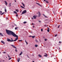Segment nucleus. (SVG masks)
Here are the masks:
<instances>
[{
	"label": "nucleus",
	"mask_w": 62,
	"mask_h": 62,
	"mask_svg": "<svg viewBox=\"0 0 62 62\" xmlns=\"http://www.w3.org/2000/svg\"><path fill=\"white\" fill-rule=\"evenodd\" d=\"M14 13H15V14H17V13L16 11H14Z\"/></svg>",
	"instance_id": "nucleus-14"
},
{
	"label": "nucleus",
	"mask_w": 62,
	"mask_h": 62,
	"mask_svg": "<svg viewBox=\"0 0 62 62\" xmlns=\"http://www.w3.org/2000/svg\"><path fill=\"white\" fill-rule=\"evenodd\" d=\"M35 37V36H32V39H34V38Z\"/></svg>",
	"instance_id": "nucleus-17"
},
{
	"label": "nucleus",
	"mask_w": 62,
	"mask_h": 62,
	"mask_svg": "<svg viewBox=\"0 0 62 62\" xmlns=\"http://www.w3.org/2000/svg\"><path fill=\"white\" fill-rule=\"evenodd\" d=\"M8 56H9V55H8Z\"/></svg>",
	"instance_id": "nucleus-57"
},
{
	"label": "nucleus",
	"mask_w": 62,
	"mask_h": 62,
	"mask_svg": "<svg viewBox=\"0 0 62 62\" xmlns=\"http://www.w3.org/2000/svg\"><path fill=\"white\" fill-rule=\"evenodd\" d=\"M41 31H42H42H43V29H41Z\"/></svg>",
	"instance_id": "nucleus-32"
},
{
	"label": "nucleus",
	"mask_w": 62,
	"mask_h": 62,
	"mask_svg": "<svg viewBox=\"0 0 62 62\" xmlns=\"http://www.w3.org/2000/svg\"><path fill=\"white\" fill-rule=\"evenodd\" d=\"M55 37H56L57 36V34H56L54 36Z\"/></svg>",
	"instance_id": "nucleus-40"
},
{
	"label": "nucleus",
	"mask_w": 62,
	"mask_h": 62,
	"mask_svg": "<svg viewBox=\"0 0 62 62\" xmlns=\"http://www.w3.org/2000/svg\"><path fill=\"white\" fill-rule=\"evenodd\" d=\"M35 47H37L38 46L37 45H35Z\"/></svg>",
	"instance_id": "nucleus-19"
},
{
	"label": "nucleus",
	"mask_w": 62,
	"mask_h": 62,
	"mask_svg": "<svg viewBox=\"0 0 62 62\" xmlns=\"http://www.w3.org/2000/svg\"><path fill=\"white\" fill-rule=\"evenodd\" d=\"M54 59H55V58H54Z\"/></svg>",
	"instance_id": "nucleus-63"
},
{
	"label": "nucleus",
	"mask_w": 62,
	"mask_h": 62,
	"mask_svg": "<svg viewBox=\"0 0 62 62\" xmlns=\"http://www.w3.org/2000/svg\"><path fill=\"white\" fill-rule=\"evenodd\" d=\"M6 58H7V57H6Z\"/></svg>",
	"instance_id": "nucleus-64"
},
{
	"label": "nucleus",
	"mask_w": 62,
	"mask_h": 62,
	"mask_svg": "<svg viewBox=\"0 0 62 62\" xmlns=\"http://www.w3.org/2000/svg\"><path fill=\"white\" fill-rule=\"evenodd\" d=\"M39 17H40V16L41 15V14H40V13H39Z\"/></svg>",
	"instance_id": "nucleus-9"
},
{
	"label": "nucleus",
	"mask_w": 62,
	"mask_h": 62,
	"mask_svg": "<svg viewBox=\"0 0 62 62\" xmlns=\"http://www.w3.org/2000/svg\"><path fill=\"white\" fill-rule=\"evenodd\" d=\"M59 26H60L59 25L58 26V28H59Z\"/></svg>",
	"instance_id": "nucleus-44"
},
{
	"label": "nucleus",
	"mask_w": 62,
	"mask_h": 62,
	"mask_svg": "<svg viewBox=\"0 0 62 62\" xmlns=\"http://www.w3.org/2000/svg\"><path fill=\"white\" fill-rule=\"evenodd\" d=\"M18 27H16L15 28V30H16L17 29H18Z\"/></svg>",
	"instance_id": "nucleus-20"
},
{
	"label": "nucleus",
	"mask_w": 62,
	"mask_h": 62,
	"mask_svg": "<svg viewBox=\"0 0 62 62\" xmlns=\"http://www.w3.org/2000/svg\"><path fill=\"white\" fill-rule=\"evenodd\" d=\"M4 54H6V52H4Z\"/></svg>",
	"instance_id": "nucleus-53"
},
{
	"label": "nucleus",
	"mask_w": 62,
	"mask_h": 62,
	"mask_svg": "<svg viewBox=\"0 0 62 62\" xmlns=\"http://www.w3.org/2000/svg\"><path fill=\"white\" fill-rule=\"evenodd\" d=\"M9 58H10V56H8Z\"/></svg>",
	"instance_id": "nucleus-52"
},
{
	"label": "nucleus",
	"mask_w": 62,
	"mask_h": 62,
	"mask_svg": "<svg viewBox=\"0 0 62 62\" xmlns=\"http://www.w3.org/2000/svg\"><path fill=\"white\" fill-rule=\"evenodd\" d=\"M32 25H34V24H34V23H32Z\"/></svg>",
	"instance_id": "nucleus-42"
},
{
	"label": "nucleus",
	"mask_w": 62,
	"mask_h": 62,
	"mask_svg": "<svg viewBox=\"0 0 62 62\" xmlns=\"http://www.w3.org/2000/svg\"><path fill=\"white\" fill-rule=\"evenodd\" d=\"M5 13L4 12H3L0 15H3Z\"/></svg>",
	"instance_id": "nucleus-23"
},
{
	"label": "nucleus",
	"mask_w": 62,
	"mask_h": 62,
	"mask_svg": "<svg viewBox=\"0 0 62 62\" xmlns=\"http://www.w3.org/2000/svg\"><path fill=\"white\" fill-rule=\"evenodd\" d=\"M16 17H18V15H17V14L16 15Z\"/></svg>",
	"instance_id": "nucleus-43"
},
{
	"label": "nucleus",
	"mask_w": 62,
	"mask_h": 62,
	"mask_svg": "<svg viewBox=\"0 0 62 62\" xmlns=\"http://www.w3.org/2000/svg\"><path fill=\"white\" fill-rule=\"evenodd\" d=\"M59 49H60V48H59Z\"/></svg>",
	"instance_id": "nucleus-61"
},
{
	"label": "nucleus",
	"mask_w": 62,
	"mask_h": 62,
	"mask_svg": "<svg viewBox=\"0 0 62 62\" xmlns=\"http://www.w3.org/2000/svg\"><path fill=\"white\" fill-rule=\"evenodd\" d=\"M45 2L46 3H49V2H48V0H46Z\"/></svg>",
	"instance_id": "nucleus-15"
},
{
	"label": "nucleus",
	"mask_w": 62,
	"mask_h": 62,
	"mask_svg": "<svg viewBox=\"0 0 62 62\" xmlns=\"http://www.w3.org/2000/svg\"><path fill=\"white\" fill-rule=\"evenodd\" d=\"M33 17L34 19H36V17L35 16H33Z\"/></svg>",
	"instance_id": "nucleus-16"
},
{
	"label": "nucleus",
	"mask_w": 62,
	"mask_h": 62,
	"mask_svg": "<svg viewBox=\"0 0 62 62\" xmlns=\"http://www.w3.org/2000/svg\"><path fill=\"white\" fill-rule=\"evenodd\" d=\"M7 19H8V18H7Z\"/></svg>",
	"instance_id": "nucleus-59"
},
{
	"label": "nucleus",
	"mask_w": 62,
	"mask_h": 62,
	"mask_svg": "<svg viewBox=\"0 0 62 62\" xmlns=\"http://www.w3.org/2000/svg\"><path fill=\"white\" fill-rule=\"evenodd\" d=\"M4 2H5L6 5H7V4H8V3H7V2L6 1H5Z\"/></svg>",
	"instance_id": "nucleus-11"
},
{
	"label": "nucleus",
	"mask_w": 62,
	"mask_h": 62,
	"mask_svg": "<svg viewBox=\"0 0 62 62\" xmlns=\"http://www.w3.org/2000/svg\"><path fill=\"white\" fill-rule=\"evenodd\" d=\"M16 11H17V12H18V11H19V10H18V9H16Z\"/></svg>",
	"instance_id": "nucleus-24"
},
{
	"label": "nucleus",
	"mask_w": 62,
	"mask_h": 62,
	"mask_svg": "<svg viewBox=\"0 0 62 62\" xmlns=\"http://www.w3.org/2000/svg\"><path fill=\"white\" fill-rule=\"evenodd\" d=\"M11 39L12 40H11V42H13V41H15L14 40H13V39H12V38H11Z\"/></svg>",
	"instance_id": "nucleus-7"
},
{
	"label": "nucleus",
	"mask_w": 62,
	"mask_h": 62,
	"mask_svg": "<svg viewBox=\"0 0 62 62\" xmlns=\"http://www.w3.org/2000/svg\"><path fill=\"white\" fill-rule=\"evenodd\" d=\"M47 31H48V32H50V30H47Z\"/></svg>",
	"instance_id": "nucleus-27"
},
{
	"label": "nucleus",
	"mask_w": 62,
	"mask_h": 62,
	"mask_svg": "<svg viewBox=\"0 0 62 62\" xmlns=\"http://www.w3.org/2000/svg\"><path fill=\"white\" fill-rule=\"evenodd\" d=\"M27 23V22L25 21L23 22V23H24V24H25V23Z\"/></svg>",
	"instance_id": "nucleus-22"
},
{
	"label": "nucleus",
	"mask_w": 62,
	"mask_h": 62,
	"mask_svg": "<svg viewBox=\"0 0 62 62\" xmlns=\"http://www.w3.org/2000/svg\"><path fill=\"white\" fill-rule=\"evenodd\" d=\"M45 41H46V40H47V39H45Z\"/></svg>",
	"instance_id": "nucleus-31"
},
{
	"label": "nucleus",
	"mask_w": 62,
	"mask_h": 62,
	"mask_svg": "<svg viewBox=\"0 0 62 62\" xmlns=\"http://www.w3.org/2000/svg\"><path fill=\"white\" fill-rule=\"evenodd\" d=\"M27 56H28V58H29V57H28V55H27Z\"/></svg>",
	"instance_id": "nucleus-50"
},
{
	"label": "nucleus",
	"mask_w": 62,
	"mask_h": 62,
	"mask_svg": "<svg viewBox=\"0 0 62 62\" xmlns=\"http://www.w3.org/2000/svg\"><path fill=\"white\" fill-rule=\"evenodd\" d=\"M20 7L22 8H24V7H23L22 6H20Z\"/></svg>",
	"instance_id": "nucleus-25"
},
{
	"label": "nucleus",
	"mask_w": 62,
	"mask_h": 62,
	"mask_svg": "<svg viewBox=\"0 0 62 62\" xmlns=\"http://www.w3.org/2000/svg\"><path fill=\"white\" fill-rule=\"evenodd\" d=\"M22 53H23V52L22 51L21 52V53L19 54L20 56V55H22Z\"/></svg>",
	"instance_id": "nucleus-8"
},
{
	"label": "nucleus",
	"mask_w": 62,
	"mask_h": 62,
	"mask_svg": "<svg viewBox=\"0 0 62 62\" xmlns=\"http://www.w3.org/2000/svg\"><path fill=\"white\" fill-rule=\"evenodd\" d=\"M12 27H14V26L12 25Z\"/></svg>",
	"instance_id": "nucleus-54"
},
{
	"label": "nucleus",
	"mask_w": 62,
	"mask_h": 62,
	"mask_svg": "<svg viewBox=\"0 0 62 62\" xmlns=\"http://www.w3.org/2000/svg\"><path fill=\"white\" fill-rule=\"evenodd\" d=\"M5 12H7V9H6L5 8Z\"/></svg>",
	"instance_id": "nucleus-26"
},
{
	"label": "nucleus",
	"mask_w": 62,
	"mask_h": 62,
	"mask_svg": "<svg viewBox=\"0 0 62 62\" xmlns=\"http://www.w3.org/2000/svg\"><path fill=\"white\" fill-rule=\"evenodd\" d=\"M44 26L46 27V26H46V25H44Z\"/></svg>",
	"instance_id": "nucleus-38"
},
{
	"label": "nucleus",
	"mask_w": 62,
	"mask_h": 62,
	"mask_svg": "<svg viewBox=\"0 0 62 62\" xmlns=\"http://www.w3.org/2000/svg\"><path fill=\"white\" fill-rule=\"evenodd\" d=\"M26 12H27V11H26V10H24L22 12V14H25V13H26Z\"/></svg>",
	"instance_id": "nucleus-2"
},
{
	"label": "nucleus",
	"mask_w": 62,
	"mask_h": 62,
	"mask_svg": "<svg viewBox=\"0 0 62 62\" xmlns=\"http://www.w3.org/2000/svg\"><path fill=\"white\" fill-rule=\"evenodd\" d=\"M9 5L10 6H11V5Z\"/></svg>",
	"instance_id": "nucleus-60"
},
{
	"label": "nucleus",
	"mask_w": 62,
	"mask_h": 62,
	"mask_svg": "<svg viewBox=\"0 0 62 62\" xmlns=\"http://www.w3.org/2000/svg\"><path fill=\"white\" fill-rule=\"evenodd\" d=\"M15 25L16 26H17V25L15 24Z\"/></svg>",
	"instance_id": "nucleus-41"
},
{
	"label": "nucleus",
	"mask_w": 62,
	"mask_h": 62,
	"mask_svg": "<svg viewBox=\"0 0 62 62\" xmlns=\"http://www.w3.org/2000/svg\"><path fill=\"white\" fill-rule=\"evenodd\" d=\"M59 43H61V42H60V41H59Z\"/></svg>",
	"instance_id": "nucleus-45"
},
{
	"label": "nucleus",
	"mask_w": 62,
	"mask_h": 62,
	"mask_svg": "<svg viewBox=\"0 0 62 62\" xmlns=\"http://www.w3.org/2000/svg\"><path fill=\"white\" fill-rule=\"evenodd\" d=\"M36 4L37 5H38L39 6H40V7H42L41 5H40V4H39V3H38L37 2H36Z\"/></svg>",
	"instance_id": "nucleus-4"
},
{
	"label": "nucleus",
	"mask_w": 62,
	"mask_h": 62,
	"mask_svg": "<svg viewBox=\"0 0 62 62\" xmlns=\"http://www.w3.org/2000/svg\"><path fill=\"white\" fill-rule=\"evenodd\" d=\"M0 14H1V13H2V12L1 11H0Z\"/></svg>",
	"instance_id": "nucleus-30"
},
{
	"label": "nucleus",
	"mask_w": 62,
	"mask_h": 62,
	"mask_svg": "<svg viewBox=\"0 0 62 62\" xmlns=\"http://www.w3.org/2000/svg\"><path fill=\"white\" fill-rule=\"evenodd\" d=\"M11 46H12L13 47V48H15V49H17V48L16 47H15V46L13 45H11Z\"/></svg>",
	"instance_id": "nucleus-3"
},
{
	"label": "nucleus",
	"mask_w": 62,
	"mask_h": 62,
	"mask_svg": "<svg viewBox=\"0 0 62 62\" xmlns=\"http://www.w3.org/2000/svg\"><path fill=\"white\" fill-rule=\"evenodd\" d=\"M32 19L33 20V19H34L33 18V17H32Z\"/></svg>",
	"instance_id": "nucleus-47"
},
{
	"label": "nucleus",
	"mask_w": 62,
	"mask_h": 62,
	"mask_svg": "<svg viewBox=\"0 0 62 62\" xmlns=\"http://www.w3.org/2000/svg\"><path fill=\"white\" fill-rule=\"evenodd\" d=\"M32 62H34V61H32Z\"/></svg>",
	"instance_id": "nucleus-56"
},
{
	"label": "nucleus",
	"mask_w": 62,
	"mask_h": 62,
	"mask_svg": "<svg viewBox=\"0 0 62 62\" xmlns=\"http://www.w3.org/2000/svg\"><path fill=\"white\" fill-rule=\"evenodd\" d=\"M45 54L46 55H44V56H45V57H47V54Z\"/></svg>",
	"instance_id": "nucleus-12"
},
{
	"label": "nucleus",
	"mask_w": 62,
	"mask_h": 62,
	"mask_svg": "<svg viewBox=\"0 0 62 62\" xmlns=\"http://www.w3.org/2000/svg\"><path fill=\"white\" fill-rule=\"evenodd\" d=\"M22 41V40H20L18 41Z\"/></svg>",
	"instance_id": "nucleus-33"
},
{
	"label": "nucleus",
	"mask_w": 62,
	"mask_h": 62,
	"mask_svg": "<svg viewBox=\"0 0 62 62\" xmlns=\"http://www.w3.org/2000/svg\"><path fill=\"white\" fill-rule=\"evenodd\" d=\"M44 16L46 18H47V16H45V15H44Z\"/></svg>",
	"instance_id": "nucleus-34"
},
{
	"label": "nucleus",
	"mask_w": 62,
	"mask_h": 62,
	"mask_svg": "<svg viewBox=\"0 0 62 62\" xmlns=\"http://www.w3.org/2000/svg\"><path fill=\"white\" fill-rule=\"evenodd\" d=\"M25 42L26 43V44L27 45L28 44V43H27V42H26V40H25Z\"/></svg>",
	"instance_id": "nucleus-28"
},
{
	"label": "nucleus",
	"mask_w": 62,
	"mask_h": 62,
	"mask_svg": "<svg viewBox=\"0 0 62 62\" xmlns=\"http://www.w3.org/2000/svg\"><path fill=\"white\" fill-rule=\"evenodd\" d=\"M7 34L8 35H10L11 34L15 37H16L15 39V40H14V41H16L18 39V36L16 34H15L14 33L13 31H10L6 29V30Z\"/></svg>",
	"instance_id": "nucleus-1"
},
{
	"label": "nucleus",
	"mask_w": 62,
	"mask_h": 62,
	"mask_svg": "<svg viewBox=\"0 0 62 62\" xmlns=\"http://www.w3.org/2000/svg\"><path fill=\"white\" fill-rule=\"evenodd\" d=\"M38 56H39V57H42L41 55H40V54H39V55Z\"/></svg>",
	"instance_id": "nucleus-13"
},
{
	"label": "nucleus",
	"mask_w": 62,
	"mask_h": 62,
	"mask_svg": "<svg viewBox=\"0 0 62 62\" xmlns=\"http://www.w3.org/2000/svg\"><path fill=\"white\" fill-rule=\"evenodd\" d=\"M22 4L23 5V7H25L24 4H23V3H22Z\"/></svg>",
	"instance_id": "nucleus-21"
},
{
	"label": "nucleus",
	"mask_w": 62,
	"mask_h": 62,
	"mask_svg": "<svg viewBox=\"0 0 62 62\" xmlns=\"http://www.w3.org/2000/svg\"><path fill=\"white\" fill-rule=\"evenodd\" d=\"M3 62H4V61H4L3 60Z\"/></svg>",
	"instance_id": "nucleus-55"
},
{
	"label": "nucleus",
	"mask_w": 62,
	"mask_h": 62,
	"mask_svg": "<svg viewBox=\"0 0 62 62\" xmlns=\"http://www.w3.org/2000/svg\"><path fill=\"white\" fill-rule=\"evenodd\" d=\"M35 41L36 42H38V41H37V39L35 40Z\"/></svg>",
	"instance_id": "nucleus-29"
},
{
	"label": "nucleus",
	"mask_w": 62,
	"mask_h": 62,
	"mask_svg": "<svg viewBox=\"0 0 62 62\" xmlns=\"http://www.w3.org/2000/svg\"><path fill=\"white\" fill-rule=\"evenodd\" d=\"M48 8H49V7H48Z\"/></svg>",
	"instance_id": "nucleus-62"
},
{
	"label": "nucleus",
	"mask_w": 62,
	"mask_h": 62,
	"mask_svg": "<svg viewBox=\"0 0 62 62\" xmlns=\"http://www.w3.org/2000/svg\"><path fill=\"white\" fill-rule=\"evenodd\" d=\"M33 27H34V26H33Z\"/></svg>",
	"instance_id": "nucleus-58"
},
{
	"label": "nucleus",
	"mask_w": 62,
	"mask_h": 62,
	"mask_svg": "<svg viewBox=\"0 0 62 62\" xmlns=\"http://www.w3.org/2000/svg\"><path fill=\"white\" fill-rule=\"evenodd\" d=\"M1 42L2 43H3L4 44H5V42H4L3 41H1Z\"/></svg>",
	"instance_id": "nucleus-6"
},
{
	"label": "nucleus",
	"mask_w": 62,
	"mask_h": 62,
	"mask_svg": "<svg viewBox=\"0 0 62 62\" xmlns=\"http://www.w3.org/2000/svg\"><path fill=\"white\" fill-rule=\"evenodd\" d=\"M29 37H32V36L31 35L30 36H29Z\"/></svg>",
	"instance_id": "nucleus-36"
},
{
	"label": "nucleus",
	"mask_w": 62,
	"mask_h": 62,
	"mask_svg": "<svg viewBox=\"0 0 62 62\" xmlns=\"http://www.w3.org/2000/svg\"><path fill=\"white\" fill-rule=\"evenodd\" d=\"M9 5H11V3H9Z\"/></svg>",
	"instance_id": "nucleus-48"
},
{
	"label": "nucleus",
	"mask_w": 62,
	"mask_h": 62,
	"mask_svg": "<svg viewBox=\"0 0 62 62\" xmlns=\"http://www.w3.org/2000/svg\"><path fill=\"white\" fill-rule=\"evenodd\" d=\"M47 29L48 30H50V29H49V27H47Z\"/></svg>",
	"instance_id": "nucleus-35"
},
{
	"label": "nucleus",
	"mask_w": 62,
	"mask_h": 62,
	"mask_svg": "<svg viewBox=\"0 0 62 62\" xmlns=\"http://www.w3.org/2000/svg\"><path fill=\"white\" fill-rule=\"evenodd\" d=\"M15 2H16V0H15Z\"/></svg>",
	"instance_id": "nucleus-51"
},
{
	"label": "nucleus",
	"mask_w": 62,
	"mask_h": 62,
	"mask_svg": "<svg viewBox=\"0 0 62 62\" xmlns=\"http://www.w3.org/2000/svg\"><path fill=\"white\" fill-rule=\"evenodd\" d=\"M39 23H41V21H39Z\"/></svg>",
	"instance_id": "nucleus-46"
},
{
	"label": "nucleus",
	"mask_w": 62,
	"mask_h": 62,
	"mask_svg": "<svg viewBox=\"0 0 62 62\" xmlns=\"http://www.w3.org/2000/svg\"><path fill=\"white\" fill-rule=\"evenodd\" d=\"M0 36H3L4 35L2 34L1 33H0Z\"/></svg>",
	"instance_id": "nucleus-10"
},
{
	"label": "nucleus",
	"mask_w": 62,
	"mask_h": 62,
	"mask_svg": "<svg viewBox=\"0 0 62 62\" xmlns=\"http://www.w3.org/2000/svg\"><path fill=\"white\" fill-rule=\"evenodd\" d=\"M11 59V58L9 59V60H10V59Z\"/></svg>",
	"instance_id": "nucleus-37"
},
{
	"label": "nucleus",
	"mask_w": 62,
	"mask_h": 62,
	"mask_svg": "<svg viewBox=\"0 0 62 62\" xmlns=\"http://www.w3.org/2000/svg\"><path fill=\"white\" fill-rule=\"evenodd\" d=\"M15 51L16 52H17V49H16Z\"/></svg>",
	"instance_id": "nucleus-39"
},
{
	"label": "nucleus",
	"mask_w": 62,
	"mask_h": 62,
	"mask_svg": "<svg viewBox=\"0 0 62 62\" xmlns=\"http://www.w3.org/2000/svg\"><path fill=\"white\" fill-rule=\"evenodd\" d=\"M7 39V41H10V42H11V40L10 39H8V38Z\"/></svg>",
	"instance_id": "nucleus-5"
},
{
	"label": "nucleus",
	"mask_w": 62,
	"mask_h": 62,
	"mask_svg": "<svg viewBox=\"0 0 62 62\" xmlns=\"http://www.w3.org/2000/svg\"><path fill=\"white\" fill-rule=\"evenodd\" d=\"M45 1H46V0H44V2H45Z\"/></svg>",
	"instance_id": "nucleus-49"
},
{
	"label": "nucleus",
	"mask_w": 62,
	"mask_h": 62,
	"mask_svg": "<svg viewBox=\"0 0 62 62\" xmlns=\"http://www.w3.org/2000/svg\"><path fill=\"white\" fill-rule=\"evenodd\" d=\"M18 60H17V61L18 62H19L20 61V59L19 58L18 59Z\"/></svg>",
	"instance_id": "nucleus-18"
}]
</instances>
